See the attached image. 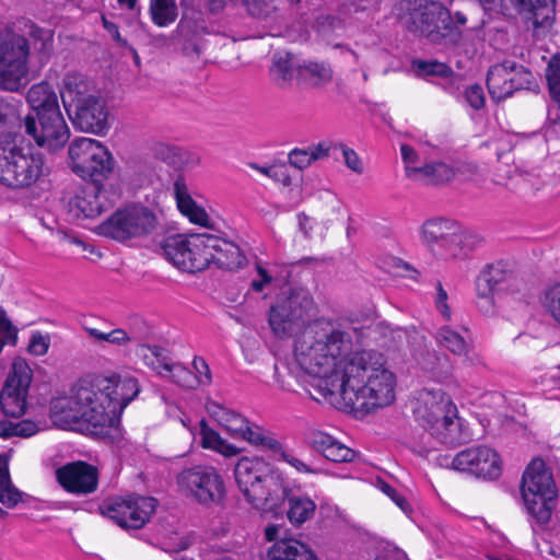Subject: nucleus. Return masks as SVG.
<instances>
[{
	"instance_id": "nucleus-1",
	"label": "nucleus",
	"mask_w": 560,
	"mask_h": 560,
	"mask_svg": "<svg viewBox=\"0 0 560 560\" xmlns=\"http://www.w3.org/2000/svg\"><path fill=\"white\" fill-rule=\"evenodd\" d=\"M357 329L328 319L306 325L294 340V359L275 364V376L283 389H291L290 378L302 382L305 374L316 380L315 389L323 397L326 382L340 380L345 365L353 358Z\"/></svg>"
},
{
	"instance_id": "nucleus-2",
	"label": "nucleus",
	"mask_w": 560,
	"mask_h": 560,
	"mask_svg": "<svg viewBox=\"0 0 560 560\" xmlns=\"http://www.w3.org/2000/svg\"><path fill=\"white\" fill-rule=\"evenodd\" d=\"M357 329L328 319L306 325L294 340V359L275 364V376L283 389H291L290 378L302 382L305 374L316 380L315 389L323 397L326 382L340 380L345 365L353 358Z\"/></svg>"
},
{
	"instance_id": "nucleus-3",
	"label": "nucleus",
	"mask_w": 560,
	"mask_h": 560,
	"mask_svg": "<svg viewBox=\"0 0 560 560\" xmlns=\"http://www.w3.org/2000/svg\"><path fill=\"white\" fill-rule=\"evenodd\" d=\"M395 375L385 369L382 354L375 351H357L345 365L340 380L326 382V394H339L352 410L363 413L385 408L395 400Z\"/></svg>"
},
{
	"instance_id": "nucleus-4",
	"label": "nucleus",
	"mask_w": 560,
	"mask_h": 560,
	"mask_svg": "<svg viewBox=\"0 0 560 560\" xmlns=\"http://www.w3.org/2000/svg\"><path fill=\"white\" fill-rule=\"evenodd\" d=\"M234 475L240 490L254 509L276 512L288 500L287 515L292 524L301 525L314 515L315 502L308 497L292 494L281 474L270 469L261 458L242 457L235 465Z\"/></svg>"
},
{
	"instance_id": "nucleus-5",
	"label": "nucleus",
	"mask_w": 560,
	"mask_h": 560,
	"mask_svg": "<svg viewBox=\"0 0 560 560\" xmlns=\"http://www.w3.org/2000/svg\"><path fill=\"white\" fill-rule=\"evenodd\" d=\"M105 380L96 377L93 381L81 380L70 392L69 396L59 397L51 401L50 411L54 421L62 427H71L83 422L92 428L97 435L117 436L107 405Z\"/></svg>"
},
{
	"instance_id": "nucleus-6",
	"label": "nucleus",
	"mask_w": 560,
	"mask_h": 560,
	"mask_svg": "<svg viewBox=\"0 0 560 560\" xmlns=\"http://www.w3.org/2000/svg\"><path fill=\"white\" fill-rule=\"evenodd\" d=\"M60 96L75 129L96 136L109 130V113L105 102L91 90L80 73H68L62 80Z\"/></svg>"
},
{
	"instance_id": "nucleus-7",
	"label": "nucleus",
	"mask_w": 560,
	"mask_h": 560,
	"mask_svg": "<svg viewBox=\"0 0 560 560\" xmlns=\"http://www.w3.org/2000/svg\"><path fill=\"white\" fill-rule=\"evenodd\" d=\"M207 410L232 438L244 440L256 447L270 452L275 459L288 463L299 472H315L313 468L298 458L292 451L288 450L271 433L266 432L257 424L250 423L241 413L215 401L207 402Z\"/></svg>"
},
{
	"instance_id": "nucleus-8",
	"label": "nucleus",
	"mask_w": 560,
	"mask_h": 560,
	"mask_svg": "<svg viewBox=\"0 0 560 560\" xmlns=\"http://www.w3.org/2000/svg\"><path fill=\"white\" fill-rule=\"evenodd\" d=\"M399 22L408 32L425 37L434 45L448 48L462 39V32L454 25L451 13L436 1L408 0Z\"/></svg>"
},
{
	"instance_id": "nucleus-9",
	"label": "nucleus",
	"mask_w": 560,
	"mask_h": 560,
	"mask_svg": "<svg viewBox=\"0 0 560 560\" xmlns=\"http://www.w3.org/2000/svg\"><path fill=\"white\" fill-rule=\"evenodd\" d=\"M416 421L436 441L446 445L462 442L457 409L441 389H421L415 401Z\"/></svg>"
},
{
	"instance_id": "nucleus-10",
	"label": "nucleus",
	"mask_w": 560,
	"mask_h": 560,
	"mask_svg": "<svg viewBox=\"0 0 560 560\" xmlns=\"http://www.w3.org/2000/svg\"><path fill=\"white\" fill-rule=\"evenodd\" d=\"M421 238L435 257L444 260L466 257L481 241L446 218L427 220L421 226Z\"/></svg>"
},
{
	"instance_id": "nucleus-11",
	"label": "nucleus",
	"mask_w": 560,
	"mask_h": 560,
	"mask_svg": "<svg viewBox=\"0 0 560 560\" xmlns=\"http://www.w3.org/2000/svg\"><path fill=\"white\" fill-rule=\"evenodd\" d=\"M522 495L527 513L538 526H545L551 518L558 491L552 474L541 458H534L525 469Z\"/></svg>"
},
{
	"instance_id": "nucleus-12",
	"label": "nucleus",
	"mask_w": 560,
	"mask_h": 560,
	"mask_svg": "<svg viewBox=\"0 0 560 560\" xmlns=\"http://www.w3.org/2000/svg\"><path fill=\"white\" fill-rule=\"evenodd\" d=\"M158 224V217L152 209L131 203L115 210L95 231L101 236L125 243L149 236Z\"/></svg>"
},
{
	"instance_id": "nucleus-13",
	"label": "nucleus",
	"mask_w": 560,
	"mask_h": 560,
	"mask_svg": "<svg viewBox=\"0 0 560 560\" xmlns=\"http://www.w3.org/2000/svg\"><path fill=\"white\" fill-rule=\"evenodd\" d=\"M314 310V300L308 291L302 288L290 289L271 305L268 323L277 337H289L304 325Z\"/></svg>"
},
{
	"instance_id": "nucleus-14",
	"label": "nucleus",
	"mask_w": 560,
	"mask_h": 560,
	"mask_svg": "<svg viewBox=\"0 0 560 560\" xmlns=\"http://www.w3.org/2000/svg\"><path fill=\"white\" fill-rule=\"evenodd\" d=\"M68 152L71 170L84 179L102 183L114 172L115 161L112 153L95 139H74Z\"/></svg>"
},
{
	"instance_id": "nucleus-15",
	"label": "nucleus",
	"mask_w": 560,
	"mask_h": 560,
	"mask_svg": "<svg viewBox=\"0 0 560 560\" xmlns=\"http://www.w3.org/2000/svg\"><path fill=\"white\" fill-rule=\"evenodd\" d=\"M44 156L32 147L13 145L0 153V183L11 188H25L43 175Z\"/></svg>"
},
{
	"instance_id": "nucleus-16",
	"label": "nucleus",
	"mask_w": 560,
	"mask_h": 560,
	"mask_svg": "<svg viewBox=\"0 0 560 560\" xmlns=\"http://www.w3.org/2000/svg\"><path fill=\"white\" fill-rule=\"evenodd\" d=\"M211 234H190L167 237L163 244L166 258L178 269L187 272L205 270L213 259Z\"/></svg>"
},
{
	"instance_id": "nucleus-17",
	"label": "nucleus",
	"mask_w": 560,
	"mask_h": 560,
	"mask_svg": "<svg viewBox=\"0 0 560 560\" xmlns=\"http://www.w3.org/2000/svg\"><path fill=\"white\" fill-rule=\"evenodd\" d=\"M182 492L203 506L219 505L225 498L223 477L212 466L197 465L177 476Z\"/></svg>"
},
{
	"instance_id": "nucleus-18",
	"label": "nucleus",
	"mask_w": 560,
	"mask_h": 560,
	"mask_svg": "<svg viewBox=\"0 0 560 560\" xmlns=\"http://www.w3.org/2000/svg\"><path fill=\"white\" fill-rule=\"evenodd\" d=\"M487 88L491 98L501 102L517 91H537L538 84L530 69L506 59L489 68Z\"/></svg>"
},
{
	"instance_id": "nucleus-19",
	"label": "nucleus",
	"mask_w": 560,
	"mask_h": 560,
	"mask_svg": "<svg viewBox=\"0 0 560 560\" xmlns=\"http://www.w3.org/2000/svg\"><path fill=\"white\" fill-rule=\"evenodd\" d=\"M27 39L18 34L0 35V88L16 92L27 74Z\"/></svg>"
},
{
	"instance_id": "nucleus-20",
	"label": "nucleus",
	"mask_w": 560,
	"mask_h": 560,
	"mask_svg": "<svg viewBox=\"0 0 560 560\" xmlns=\"http://www.w3.org/2000/svg\"><path fill=\"white\" fill-rule=\"evenodd\" d=\"M37 118L38 122L31 115L23 119L26 135L47 151L55 152L63 148L70 138V130L61 110L42 114Z\"/></svg>"
},
{
	"instance_id": "nucleus-21",
	"label": "nucleus",
	"mask_w": 560,
	"mask_h": 560,
	"mask_svg": "<svg viewBox=\"0 0 560 560\" xmlns=\"http://www.w3.org/2000/svg\"><path fill=\"white\" fill-rule=\"evenodd\" d=\"M156 500L151 497L130 495L101 506L104 516L122 528L138 529L144 526L156 509Z\"/></svg>"
},
{
	"instance_id": "nucleus-22",
	"label": "nucleus",
	"mask_w": 560,
	"mask_h": 560,
	"mask_svg": "<svg viewBox=\"0 0 560 560\" xmlns=\"http://www.w3.org/2000/svg\"><path fill=\"white\" fill-rule=\"evenodd\" d=\"M31 382V368L22 360L14 361L0 393V406L5 416L19 418L25 413Z\"/></svg>"
},
{
	"instance_id": "nucleus-23",
	"label": "nucleus",
	"mask_w": 560,
	"mask_h": 560,
	"mask_svg": "<svg viewBox=\"0 0 560 560\" xmlns=\"http://www.w3.org/2000/svg\"><path fill=\"white\" fill-rule=\"evenodd\" d=\"M452 467L490 480L497 479L501 475V460L498 453L485 445L469 447L457 453L453 457Z\"/></svg>"
},
{
	"instance_id": "nucleus-24",
	"label": "nucleus",
	"mask_w": 560,
	"mask_h": 560,
	"mask_svg": "<svg viewBox=\"0 0 560 560\" xmlns=\"http://www.w3.org/2000/svg\"><path fill=\"white\" fill-rule=\"evenodd\" d=\"M518 13L536 40L545 39L556 21V0H518Z\"/></svg>"
},
{
	"instance_id": "nucleus-25",
	"label": "nucleus",
	"mask_w": 560,
	"mask_h": 560,
	"mask_svg": "<svg viewBox=\"0 0 560 560\" xmlns=\"http://www.w3.org/2000/svg\"><path fill=\"white\" fill-rule=\"evenodd\" d=\"M100 380H105L106 389L105 396L107 397V405L110 408L112 417L114 418V425L117 435L119 434L120 416L124 409L140 393V385L136 377L129 375L113 374L112 376H98Z\"/></svg>"
},
{
	"instance_id": "nucleus-26",
	"label": "nucleus",
	"mask_w": 560,
	"mask_h": 560,
	"mask_svg": "<svg viewBox=\"0 0 560 560\" xmlns=\"http://www.w3.org/2000/svg\"><path fill=\"white\" fill-rule=\"evenodd\" d=\"M56 479L67 492L86 495L97 489L98 470L86 462L77 460L56 469Z\"/></svg>"
},
{
	"instance_id": "nucleus-27",
	"label": "nucleus",
	"mask_w": 560,
	"mask_h": 560,
	"mask_svg": "<svg viewBox=\"0 0 560 560\" xmlns=\"http://www.w3.org/2000/svg\"><path fill=\"white\" fill-rule=\"evenodd\" d=\"M178 33L184 37L183 54L191 59H197L205 50V35L217 34L213 24H208L203 19L184 15L178 25Z\"/></svg>"
},
{
	"instance_id": "nucleus-28",
	"label": "nucleus",
	"mask_w": 560,
	"mask_h": 560,
	"mask_svg": "<svg viewBox=\"0 0 560 560\" xmlns=\"http://www.w3.org/2000/svg\"><path fill=\"white\" fill-rule=\"evenodd\" d=\"M476 284L482 292L509 293L517 290V279L506 264L499 261L487 265L479 273Z\"/></svg>"
},
{
	"instance_id": "nucleus-29",
	"label": "nucleus",
	"mask_w": 560,
	"mask_h": 560,
	"mask_svg": "<svg viewBox=\"0 0 560 560\" xmlns=\"http://www.w3.org/2000/svg\"><path fill=\"white\" fill-rule=\"evenodd\" d=\"M307 442L316 452L334 463H348L355 456L353 450L323 431L310 432Z\"/></svg>"
},
{
	"instance_id": "nucleus-30",
	"label": "nucleus",
	"mask_w": 560,
	"mask_h": 560,
	"mask_svg": "<svg viewBox=\"0 0 560 560\" xmlns=\"http://www.w3.org/2000/svg\"><path fill=\"white\" fill-rule=\"evenodd\" d=\"M75 206L85 218H95L105 211L110 202L103 184L90 182L82 196L77 197Z\"/></svg>"
},
{
	"instance_id": "nucleus-31",
	"label": "nucleus",
	"mask_w": 560,
	"mask_h": 560,
	"mask_svg": "<svg viewBox=\"0 0 560 560\" xmlns=\"http://www.w3.org/2000/svg\"><path fill=\"white\" fill-rule=\"evenodd\" d=\"M174 195L179 211L189 219L191 223L210 228L209 215L206 210L199 207L189 195L184 178L178 177L174 183Z\"/></svg>"
},
{
	"instance_id": "nucleus-32",
	"label": "nucleus",
	"mask_w": 560,
	"mask_h": 560,
	"mask_svg": "<svg viewBox=\"0 0 560 560\" xmlns=\"http://www.w3.org/2000/svg\"><path fill=\"white\" fill-rule=\"evenodd\" d=\"M26 101L37 116L60 110L58 95L47 81L32 85L27 91Z\"/></svg>"
},
{
	"instance_id": "nucleus-33",
	"label": "nucleus",
	"mask_w": 560,
	"mask_h": 560,
	"mask_svg": "<svg viewBox=\"0 0 560 560\" xmlns=\"http://www.w3.org/2000/svg\"><path fill=\"white\" fill-rule=\"evenodd\" d=\"M210 242L213 245V249L211 250L213 259L211 262H214L218 267L233 270L244 264L245 256L236 244L212 234Z\"/></svg>"
},
{
	"instance_id": "nucleus-34",
	"label": "nucleus",
	"mask_w": 560,
	"mask_h": 560,
	"mask_svg": "<svg viewBox=\"0 0 560 560\" xmlns=\"http://www.w3.org/2000/svg\"><path fill=\"white\" fill-rule=\"evenodd\" d=\"M266 560H318L317 557L296 539L277 540L268 550Z\"/></svg>"
},
{
	"instance_id": "nucleus-35",
	"label": "nucleus",
	"mask_w": 560,
	"mask_h": 560,
	"mask_svg": "<svg viewBox=\"0 0 560 560\" xmlns=\"http://www.w3.org/2000/svg\"><path fill=\"white\" fill-rule=\"evenodd\" d=\"M295 69L292 56L289 52H277L272 57L269 68V77L271 82L279 89H288L291 86L294 78Z\"/></svg>"
},
{
	"instance_id": "nucleus-36",
	"label": "nucleus",
	"mask_w": 560,
	"mask_h": 560,
	"mask_svg": "<svg viewBox=\"0 0 560 560\" xmlns=\"http://www.w3.org/2000/svg\"><path fill=\"white\" fill-rule=\"evenodd\" d=\"M15 109L8 102L0 98V153H7L16 145L19 135L13 130Z\"/></svg>"
},
{
	"instance_id": "nucleus-37",
	"label": "nucleus",
	"mask_w": 560,
	"mask_h": 560,
	"mask_svg": "<svg viewBox=\"0 0 560 560\" xmlns=\"http://www.w3.org/2000/svg\"><path fill=\"white\" fill-rule=\"evenodd\" d=\"M411 172V174H418L415 180L431 185L447 183L455 176L454 170L442 162L429 163L421 166V170Z\"/></svg>"
},
{
	"instance_id": "nucleus-38",
	"label": "nucleus",
	"mask_w": 560,
	"mask_h": 560,
	"mask_svg": "<svg viewBox=\"0 0 560 560\" xmlns=\"http://www.w3.org/2000/svg\"><path fill=\"white\" fill-rule=\"evenodd\" d=\"M201 445L205 448L213 450L226 457L237 455L241 450L228 443L221 435L210 428L205 420L200 421Z\"/></svg>"
},
{
	"instance_id": "nucleus-39",
	"label": "nucleus",
	"mask_w": 560,
	"mask_h": 560,
	"mask_svg": "<svg viewBox=\"0 0 560 560\" xmlns=\"http://www.w3.org/2000/svg\"><path fill=\"white\" fill-rule=\"evenodd\" d=\"M150 14L153 23L160 27L174 23L178 16L175 0H151Z\"/></svg>"
},
{
	"instance_id": "nucleus-40",
	"label": "nucleus",
	"mask_w": 560,
	"mask_h": 560,
	"mask_svg": "<svg viewBox=\"0 0 560 560\" xmlns=\"http://www.w3.org/2000/svg\"><path fill=\"white\" fill-rule=\"evenodd\" d=\"M166 351L158 346L139 345L136 349V355L140 358L145 365L163 374V363L167 362Z\"/></svg>"
},
{
	"instance_id": "nucleus-41",
	"label": "nucleus",
	"mask_w": 560,
	"mask_h": 560,
	"mask_svg": "<svg viewBox=\"0 0 560 560\" xmlns=\"http://www.w3.org/2000/svg\"><path fill=\"white\" fill-rule=\"evenodd\" d=\"M23 493L12 483L7 467H0V502L9 509L18 505Z\"/></svg>"
},
{
	"instance_id": "nucleus-42",
	"label": "nucleus",
	"mask_w": 560,
	"mask_h": 560,
	"mask_svg": "<svg viewBox=\"0 0 560 560\" xmlns=\"http://www.w3.org/2000/svg\"><path fill=\"white\" fill-rule=\"evenodd\" d=\"M170 376L172 381L179 386L194 388L196 387L197 378L192 372L180 363H172L168 359L167 362L163 363V374Z\"/></svg>"
},
{
	"instance_id": "nucleus-43",
	"label": "nucleus",
	"mask_w": 560,
	"mask_h": 560,
	"mask_svg": "<svg viewBox=\"0 0 560 560\" xmlns=\"http://www.w3.org/2000/svg\"><path fill=\"white\" fill-rule=\"evenodd\" d=\"M436 339L441 346L456 355H465L467 353V343L465 339L447 326L439 329Z\"/></svg>"
},
{
	"instance_id": "nucleus-44",
	"label": "nucleus",
	"mask_w": 560,
	"mask_h": 560,
	"mask_svg": "<svg viewBox=\"0 0 560 560\" xmlns=\"http://www.w3.org/2000/svg\"><path fill=\"white\" fill-rule=\"evenodd\" d=\"M411 67L419 77L435 75L441 78H448L453 74L450 66L438 60H420L412 61Z\"/></svg>"
},
{
	"instance_id": "nucleus-45",
	"label": "nucleus",
	"mask_w": 560,
	"mask_h": 560,
	"mask_svg": "<svg viewBox=\"0 0 560 560\" xmlns=\"http://www.w3.org/2000/svg\"><path fill=\"white\" fill-rule=\"evenodd\" d=\"M546 79L550 97L560 109V54L551 56L546 69Z\"/></svg>"
},
{
	"instance_id": "nucleus-46",
	"label": "nucleus",
	"mask_w": 560,
	"mask_h": 560,
	"mask_svg": "<svg viewBox=\"0 0 560 560\" xmlns=\"http://www.w3.org/2000/svg\"><path fill=\"white\" fill-rule=\"evenodd\" d=\"M301 70L314 86H323L332 79V70L325 62H308L301 67Z\"/></svg>"
},
{
	"instance_id": "nucleus-47",
	"label": "nucleus",
	"mask_w": 560,
	"mask_h": 560,
	"mask_svg": "<svg viewBox=\"0 0 560 560\" xmlns=\"http://www.w3.org/2000/svg\"><path fill=\"white\" fill-rule=\"evenodd\" d=\"M30 45V50L33 49L46 57L52 46V33L48 30H44L37 26H32L30 31V38H26Z\"/></svg>"
},
{
	"instance_id": "nucleus-48",
	"label": "nucleus",
	"mask_w": 560,
	"mask_h": 560,
	"mask_svg": "<svg viewBox=\"0 0 560 560\" xmlns=\"http://www.w3.org/2000/svg\"><path fill=\"white\" fill-rule=\"evenodd\" d=\"M541 304L545 311L560 325V283L544 292Z\"/></svg>"
},
{
	"instance_id": "nucleus-49",
	"label": "nucleus",
	"mask_w": 560,
	"mask_h": 560,
	"mask_svg": "<svg viewBox=\"0 0 560 560\" xmlns=\"http://www.w3.org/2000/svg\"><path fill=\"white\" fill-rule=\"evenodd\" d=\"M18 330L8 318L4 311L0 310V352L5 345H15Z\"/></svg>"
},
{
	"instance_id": "nucleus-50",
	"label": "nucleus",
	"mask_w": 560,
	"mask_h": 560,
	"mask_svg": "<svg viewBox=\"0 0 560 560\" xmlns=\"http://www.w3.org/2000/svg\"><path fill=\"white\" fill-rule=\"evenodd\" d=\"M168 151L172 153V158L170 160V163L178 166V167H194L199 164L200 158L191 153L189 151L174 148L168 149Z\"/></svg>"
},
{
	"instance_id": "nucleus-51",
	"label": "nucleus",
	"mask_w": 560,
	"mask_h": 560,
	"mask_svg": "<svg viewBox=\"0 0 560 560\" xmlns=\"http://www.w3.org/2000/svg\"><path fill=\"white\" fill-rule=\"evenodd\" d=\"M400 153L405 163V171L408 178L415 180L418 174H411L412 170H421V166H417L416 163L419 160L418 153L409 144H401Z\"/></svg>"
},
{
	"instance_id": "nucleus-52",
	"label": "nucleus",
	"mask_w": 560,
	"mask_h": 560,
	"mask_svg": "<svg viewBox=\"0 0 560 560\" xmlns=\"http://www.w3.org/2000/svg\"><path fill=\"white\" fill-rule=\"evenodd\" d=\"M192 368L196 371V374L194 375L197 378L196 386L211 384V371L203 358L195 357L192 361Z\"/></svg>"
},
{
	"instance_id": "nucleus-53",
	"label": "nucleus",
	"mask_w": 560,
	"mask_h": 560,
	"mask_svg": "<svg viewBox=\"0 0 560 560\" xmlns=\"http://www.w3.org/2000/svg\"><path fill=\"white\" fill-rule=\"evenodd\" d=\"M275 0H244L248 12L256 18L267 16L273 9Z\"/></svg>"
},
{
	"instance_id": "nucleus-54",
	"label": "nucleus",
	"mask_w": 560,
	"mask_h": 560,
	"mask_svg": "<svg viewBox=\"0 0 560 560\" xmlns=\"http://www.w3.org/2000/svg\"><path fill=\"white\" fill-rule=\"evenodd\" d=\"M289 162L293 167L304 170L313 163V160L307 149L295 148L289 153Z\"/></svg>"
},
{
	"instance_id": "nucleus-55",
	"label": "nucleus",
	"mask_w": 560,
	"mask_h": 560,
	"mask_svg": "<svg viewBox=\"0 0 560 560\" xmlns=\"http://www.w3.org/2000/svg\"><path fill=\"white\" fill-rule=\"evenodd\" d=\"M481 287L476 284L477 306L486 315L494 314V292H482Z\"/></svg>"
},
{
	"instance_id": "nucleus-56",
	"label": "nucleus",
	"mask_w": 560,
	"mask_h": 560,
	"mask_svg": "<svg viewBox=\"0 0 560 560\" xmlns=\"http://www.w3.org/2000/svg\"><path fill=\"white\" fill-rule=\"evenodd\" d=\"M338 150L341 151L347 167L357 174L363 173V165L359 155L350 148L339 143Z\"/></svg>"
},
{
	"instance_id": "nucleus-57",
	"label": "nucleus",
	"mask_w": 560,
	"mask_h": 560,
	"mask_svg": "<svg viewBox=\"0 0 560 560\" xmlns=\"http://www.w3.org/2000/svg\"><path fill=\"white\" fill-rule=\"evenodd\" d=\"M49 348V337L44 336L40 332H35L32 335L28 351L34 355H44L47 353Z\"/></svg>"
},
{
	"instance_id": "nucleus-58",
	"label": "nucleus",
	"mask_w": 560,
	"mask_h": 560,
	"mask_svg": "<svg viewBox=\"0 0 560 560\" xmlns=\"http://www.w3.org/2000/svg\"><path fill=\"white\" fill-rule=\"evenodd\" d=\"M465 97L467 103L475 109H480L485 105V94L480 85L474 84L466 89Z\"/></svg>"
},
{
	"instance_id": "nucleus-59",
	"label": "nucleus",
	"mask_w": 560,
	"mask_h": 560,
	"mask_svg": "<svg viewBox=\"0 0 560 560\" xmlns=\"http://www.w3.org/2000/svg\"><path fill=\"white\" fill-rule=\"evenodd\" d=\"M338 145L339 144H337V143H332L329 141H323L317 144L311 145L306 149L314 162V161H317V160L328 156L331 150H334V151L338 150Z\"/></svg>"
},
{
	"instance_id": "nucleus-60",
	"label": "nucleus",
	"mask_w": 560,
	"mask_h": 560,
	"mask_svg": "<svg viewBox=\"0 0 560 560\" xmlns=\"http://www.w3.org/2000/svg\"><path fill=\"white\" fill-rule=\"evenodd\" d=\"M381 490L387 494L405 513L410 512V505L408 501L400 493L396 491L390 485L385 481H380Z\"/></svg>"
},
{
	"instance_id": "nucleus-61",
	"label": "nucleus",
	"mask_w": 560,
	"mask_h": 560,
	"mask_svg": "<svg viewBox=\"0 0 560 560\" xmlns=\"http://www.w3.org/2000/svg\"><path fill=\"white\" fill-rule=\"evenodd\" d=\"M436 298H435V305L439 312L442 314V316L445 319L451 318V310L446 303L447 301V292L444 290L441 281H436Z\"/></svg>"
},
{
	"instance_id": "nucleus-62",
	"label": "nucleus",
	"mask_w": 560,
	"mask_h": 560,
	"mask_svg": "<svg viewBox=\"0 0 560 560\" xmlns=\"http://www.w3.org/2000/svg\"><path fill=\"white\" fill-rule=\"evenodd\" d=\"M257 273L259 279H254L250 285L255 292H261L272 281V277L261 266H257Z\"/></svg>"
},
{
	"instance_id": "nucleus-63",
	"label": "nucleus",
	"mask_w": 560,
	"mask_h": 560,
	"mask_svg": "<svg viewBox=\"0 0 560 560\" xmlns=\"http://www.w3.org/2000/svg\"><path fill=\"white\" fill-rule=\"evenodd\" d=\"M38 431V425L32 420L16 422L18 436L30 438Z\"/></svg>"
},
{
	"instance_id": "nucleus-64",
	"label": "nucleus",
	"mask_w": 560,
	"mask_h": 560,
	"mask_svg": "<svg viewBox=\"0 0 560 560\" xmlns=\"http://www.w3.org/2000/svg\"><path fill=\"white\" fill-rule=\"evenodd\" d=\"M540 551L560 558V530L557 532L552 540L545 542Z\"/></svg>"
}]
</instances>
